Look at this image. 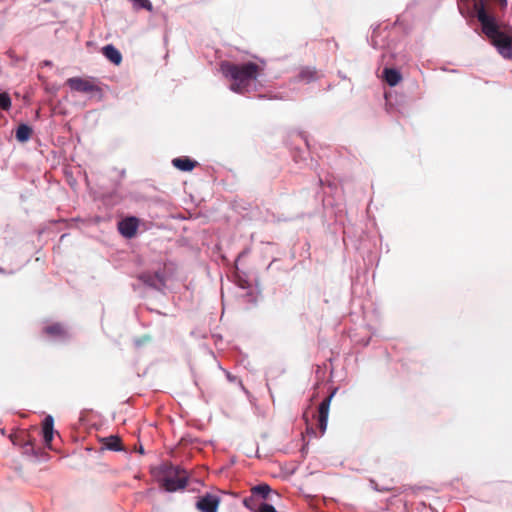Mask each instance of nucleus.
<instances>
[{
  "label": "nucleus",
  "instance_id": "4468645a",
  "mask_svg": "<svg viewBox=\"0 0 512 512\" xmlns=\"http://www.w3.org/2000/svg\"><path fill=\"white\" fill-rule=\"evenodd\" d=\"M102 444L105 446V448L113 451H120L122 450V442L119 436L117 435H110L108 437H105L102 439Z\"/></svg>",
  "mask_w": 512,
  "mask_h": 512
},
{
  "label": "nucleus",
  "instance_id": "2eb2a0df",
  "mask_svg": "<svg viewBox=\"0 0 512 512\" xmlns=\"http://www.w3.org/2000/svg\"><path fill=\"white\" fill-rule=\"evenodd\" d=\"M32 135V128L26 124H21L16 130V139L20 142H26Z\"/></svg>",
  "mask_w": 512,
  "mask_h": 512
},
{
  "label": "nucleus",
  "instance_id": "1a4fd4ad",
  "mask_svg": "<svg viewBox=\"0 0 512 512\" xmlns=\"http://www.w3.org/2000/svg\"><path fill=\"white\" fill-rule=\"evenodd\" d=\"M54 433V419L51 415H47L42 422L43 440L47 446H50Z\"/></svg>",
  "mask_w": 512,
  "mask_h": 512
},
{
  "label": "nucleus",
  "instance_id": "6e6552de",
  "mask_svg": "<svg viewBox=\"0 0 512 512\" xmlns=\"http://www.w3.org/2000/svg\"><path fill=\"white\" fill-rule=\"evenodd\" d=\"M139 220L136 217H127L118 223L119 232L126 238H133L138 230Z\"/></svg>",
  "mask_w": 512,
  "mask_h": 512
},
{
  "label": "nucleus",
  "instance_id": "9d476101",
  "mask_svg": "<svg viewBox=\"0 0 512 512\" xmlns=\"http://www.w3.org/2000/svg\"><path fill=\"white\" fill-rule=\"evenodd\" d=\"M172 164L178 170L185 172L192 171L198 165L197 161L186 156L174 158L172 160Z\"/></svg>",
  "mask_w": 512,
  "mask_h": 512
},
{
  "label": "nucleus",
  "instance_id": "f257e3e1",
  "mask_svg": "<svg viewBox=\"0 0 512 512\" xmlns=\"http://www.w3.org/2000/svg\"><path fill=\"white\" fill-rule=\"evenodd\" d=\"M474 10L481 24L482 32L504 58L512 60V28L507 32L501 31L495 15L490 11L484 0H477L474 4Z\"/></svg>",
  "mask_w": 512,
  "mask_h": 512
},
{
  "label": "nucleus",
  "instance_id": "ddd939ff",
  "mask_svg": "<svg viewBox=\"0 0 512 512\" xmlns=\"http://www.w3.org/2000/svg\"><path fill=\"white\" fill-rule=\"evenodd\" d=\"M43 332L50 337H65L66 330L61 323H53L44 327Z\"/></svg>",
  "mask_w": 512,
  "mask_h": 512
},
{
  "label": "nucleus",
  "instance_id": "39448f33",
  "mask_svg": "<svg viewBox=\"0 0 512 512\" xmlns=\"http://www.w3.org/2000/svg\"><path fill=\"white\" fill-rule=\"evenodd\" d=\"M335 391H333L329 396H327L319 405L317 412V425L320 432V435H323L327 428V421L329 415V407L330 401L333 397Z\"/></svg>",
  "mask_w": 512,
  "mask_h": 512
},
{
  "label": "nucleus",
  "instance_id": "aec40b11",
  "mask_svg": "<svg viewBox=\"0 0 512 512\" xmlns=\"http://www.w3.org/2000/svg\"><path fill=\"white\" fill-rule=\"evenodd\" d=\"M255 499H254V495L252 494V496L250 497H247L243 500V504L246 508L250 509V510H253L254 507H255V503H254Z\"/></svg>",
  "mask_w": 512,
  "mask_h": 512
},
{
  "label": "nucleus",
  "instance_id": "0eeeda50",
  "mask_svg": "<svg viewBox=\"0 0 512 512\" xmlns=\"http://www.w3.org/2000/svg\"><path fill=\"white\" fill-rule=\"evenodd\" d=\"M220 498L214 494L207 493L198 498L196 508L200 512H218Z\"/></svg>",
  "mask_w": 512,
  "mask_h": 512
},
{
  "label": "nucleus",
  "instance_id": "412c9836",
  "mask_svg": "<svg viewBox=\"0 0 512 512\" xmlns=\"http://www.w3.org/2000/svg\"><path fill=\"white\" fill-rule=\"evenodd\" d=\"M303 418L305 419L306 423H308V415H307V413H306V412L303 414ZM307 431H308V432H309V431H312L313 433H315V432L313 431V428H312V427H310V426H309V424H307Z\"/></svg>",
  "mask_w": 512,
  "mask_h": 512
},
{
  "label": "nucleus",
  "instance_id": "423d86ee",
  "mask_svg": "<svg viewBox=\"0 0 512 512\" xmlns=\"http://www.w3.org/2000/svg\"><path fill=\"white\" fill-rule=\"evenodd\" d=\"M138 279L150 288L161 290L165 286V276L161 271L144 272L138 276Z\"/></svg>",
  "mask_w": 512,
  "mask_h": 512
},
{
  "label": "nucleus",
  "instance_id": "6ab92c4d",
  "mask_svg": "<svg viewBox=\"0 0 512 512\" xmlns=\"http://www.w3.org/2000/svg\"><path fill=\"white\" fill-rule=\"evenodd\" d=\"M257 512H277L276 509L267 503H262L259 505Z\"/></svg>",
  "mask_w": 512,
  "mask_h": 512
},
{
  "label": "nucleus",
  "instance_id": "dca6fc26",
  "mask_svg": "<svg viewBox=\"0 0 512 512\" xmlns=\"http://www.w3.org/2000/svg\"><path fill=\"white\" fill-rule=\"evenodd\" d=\"M251 492L254 496H261L263 499H267L271 493V487L268 484H259L252 487Z\"/></svg>",
  "mask_w": 512,
  "mask_h": 512
},
{
  "label": "nucleus",
  "instance_id": "a211bd4d",
  "mask_svg": "<svg viewBox=\"0 0 512 512\" xmlns=\"http://www.w3.org/2000/svg\"><path fill=\"white\" fill-rule=\"evenodd\" d=\"M315 76V72L310 71L308 69L302 70L299 74V78L302 80L310 81Z\"/></svg>",
  "mask_w": 512,
  "mask_h": 512
},
{
  "label": "nucleus",
  "instance_id": "7ed1b4c3",
  "mask_svg": "<svg viewBox=\"0 0 512 512\" xmlns=\"http://www.w3.org/2000/svg\"><path fill=\"white\" fill-rule=\"evenodd\" d=\"M189 474L180 466L170 465L165 470L162 486L168 492L184 489L188 483Z\"/></svg>",
  "mask_w": 512,
  "mask_h": 512
},
{
  "label": "nucleus",
  "instance_id": "4be33fe9",
  "mask_svg": "<svg viewBox=\"0 0 512 512\" xmlns=\"http://www.w3.org/2000/svg\"><path fill=\"white\" fill-rule=\"evenodd\" d=\"M139 452H140L141 454H143V453H144V450H143V448H142V447H140Z\"/></svg>",
  "mask_w": 512,
  "mask_h": 512
},
{
  "label": "nucleus",
  "instance_id": "9b49d317",
  "mask_svg": "<svg viewBox=\"0 0 512 512\" xmlns=\"http://www.w3.org/2000/svg\"><path fill=\"white\" fill-rule=\"evenodd\" d=\"M103 55L113 64L120 65L122 62V55L118 49L109 44L102 48Z\"/></svg>",
  "mask_w": 512,
  "mask_h": 512
},
{
  "label": "nucleus",
  "instance_id": "f8f14e48",
  "mask_svg": "<svg viewBox=\"0 0 512 512\" xmlns=\"http://www.w3.org/2000/svg\"><path fill=\"white\" fill-rule=\"evenodd\" d=\"M383 78L389 86H396L402 80L400 72L394 68H385Z\"/></svg>",
  "mask_w": 512,
  "mask_h": 512
},
{
  "label": "nucleus",
  "instance_id": "f03ea898",
  "mask_svg": "<svg viewBox=\"0 0 512 512\" xmlns=\"http://www.w3.org/2000/svg\"><path fill=\"white\" fill-rule=\"evenodd\" d=\"M222 74L233 81L230 89L233 92L243 94L248 91L251 82L256 81L262 68L254 62L235 64L223 61L220 64Z\"/></svg>",
  "mask_w": 512,
  "mask_h": 512
},
{
  "label": "nucleus",
  "instance_id": "f3484780",
  "mask_svg": "<svg viewBox=\"0 0 512 512\" xmlns=\"http://www.w3.org/2000/svg\"><path fill=\"white\" fill-rule=\"evenodd\" d=\"M11 107V98L8 93L3 92L0 93V109L9 110Z\"/></svg>",
  "mask_w": 512,
  "mask_h": 512
},
{
  "label": "nucleus",
  "instance_id": "20e7f679",
  "mask_svg": "<svg viewBox=\"0 0 512 512\" xmlns=\"http://www.w3.org/2000/svg\"><path fill=\"white\" fill-rule=\"evenodd\" d=\"M66 85L72 91L97 95L99 99L103 95L101 87L92 78L71 77L66 80Z\"/></svg>",
  "mask_w": 512,
  "mask_h": 512
}]
</instances>
